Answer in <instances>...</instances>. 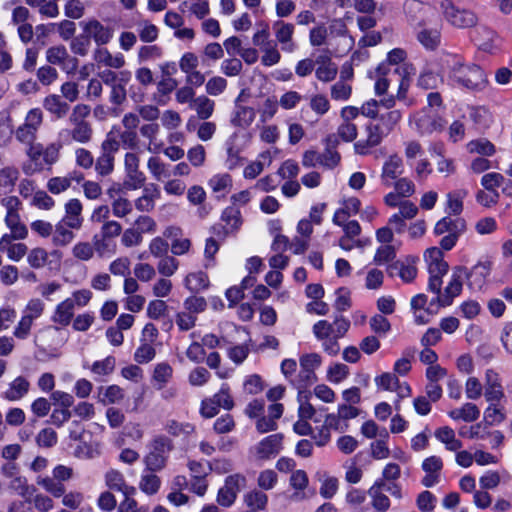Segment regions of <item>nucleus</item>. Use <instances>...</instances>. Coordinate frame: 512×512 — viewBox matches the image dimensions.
Masks as SVG:
<instances>
[{"mask_svg": "<svg viewBox=\"0 0 512 512\" xmlns=\"http://www.w3.org/2000/svg\"><path fill=\"white\" fill-rule=\"evenodd\" d=\"M440 71L453 85L472 91L484 89L488 82L480 66L465 62L458 54L446 53L441 56Z\"/></svg>", "mask_w": 512, "mask_h": 512, "instance_id": "1", "label": "nucleus"}, {"mask_svg": "<svg viewBox=\"0 0 512 512\" xmlns=\"http://www.w3.org/2000/svg\"><path fill=\"white\" fill-rule=\"evenodd\" d=\"M492 262L489 260L479 261L470 270L464 266L453 269L451 280L446 286V294L441 298L442 303L452 304L453 299L462 291V280H467V286L472 291H480L485 286L490 275Z\"/></svg>", "mask_w": 512, "mask_h": 512, "instance_id": "2", "label": "nucleus"}, {"mask_svg": "<svg viewBox=\"0 0 512 512\" xmlns=\"http://www.w3.org/2000/svg\"><path fill=\"white\" fill-rule=\"evenodd\" d=\"M388 111L377 116V122H370L365 127L364 139L354 144L356 154L365 156L371 153L372 148L380 145L402 119V112L399 109H387Z\"/></svg>", "mask_w": 512, "mask_h": 512, "instance_id": "3", "label": "nucleus"}, {"mask_svg": "<svg viewBox=\"0 0 512 512\" xmlns=\"http://www.w3.org/2000/svg\"><path fill=\"white\" fill-rule=\"evenodd\" d=\"M91 114V107L84 103H78L73 106L69 114L68 121L71 129H63L59 133V137L64 142H75L80 145L88 144L92 141L94 130L92 124L87 121Z\"/></svg>", "mask_w": 512, "mask_h": 512, "instance_id": "4", "label": "nucleus"}, {"mask_svg": "<svg viewBox=\"0 0 512 512\" xmlns=\"http://www.w3.org/2000/svg\"><path fill=\"white\" fill-rule=\"evenodd\" d=\"M409 67L402 65L398 67H390L381 65L376 72L375 94L381 96L387 93L389 87H396L395 99L403 100L409 88Z\"/></svg>", "mask_w": 512, "mask_h": 512, "instance_id": "5", "label": "nucleus"}, {"mask_svg": "<svg viewBox=\"0 0 512 512\" xmlns=\"http://www.w3.org/2000/svg\"><path fill=\"white\" fill-rule=\"evenodd\" d=\"M173 442L164 435L154 437L148 444V452L143 458L147 471H162L166 468Z\"/></svg>", "mask_w": 512, "mask_h": 512, "instance_id": "6", "label": "nucleus"}, {"mask_svg": "<svg viewBox=\"0 0 512 512\" xmlns=\"http://www.w3.org/2000/svg\"><path fill=\"white\" fill-rule=\"evenodd\" d=\"M73 477V469L65 465H57L53 471L52 476H37L36 484L42 487L47 493L53 497H61L66 488L63 482L70 480Z\"/></svg>", "mask_w": 512, "mask_h": 512, "instance_id": "7", "label": "nucleus"}, {"mask_svg": "<svg viewBox=\"0 0 512 512\" xmlns=\"http://www.w3.org/2000/svg\"><path fill=\"white\" fill-rule=\"evenodd\" d=\"M43 112L40 108L30 109L24 122L15 130V138L24 145H31L37 139V133L43 124Z\"/></svg>", "mask_w": 512, "mask_h": 512, "instance_id": "8", "label": "nucleus"}, {"mask_svg": "<svg viewBox=\"0 0 512 512\" xmlns=\"http://www.w3.org/2000/svg\"><path fill=\"white\" fill-rule=\"evenodd\" d=\"M125 180L124 187L128 190H137L144 186L146 176L140 170V156L138 153L129 151L124 154L123 158Z\"/></svg>", "mask_w": 512, "mask_h": 512, "instance_id": "9", "label": "nucleus"}, {"mask_svg": "<svg viewBox=\"0 0 512 512\" xmlns=\"http://www.w3.org/2000/svg\"><path fill=\"white\" fill-rule=\"evenodd\" d=\"M246 484L247 479L242 474L236 473L227 476L216 496L218 505L225 508L231 507L235 503L238 494L246 487Z\"/></svg>", "mask_w": 512, "mask_h": 512, "instance_id": "10", "label": "nucleus"}, {"mask_svg": "<svg viewBox=\"0 0 512 512\" xmlns=\"http://www.w3.org/2000/svg\"><path fill=\"white\" fill-rule=\"evenodd\" d=\"M340 160V154L333 147H327L323 153L314 149L306 150L302 155L301 163L305 168L321 166L326 169H333L339 164Z\"/></svg>", "mask_w": 512, "mask_h": 512, "instance_id": "11", "label": "nucleus"}, {"mask_svg": "<svg viewBox=\"0 0 512 512\" xmlns=\"http://www.w3.org/2000/svg\"><path fill=\"white\" fill-rule=\"evenodd\" d=\"M440 7L444 18L454 27L468 28L477 23V17L472 11L460 9L450 0H443Z\"/></svg>", "mask_w": 512, "mask_h": 512, "instance_id": "12", "label": "nucleus"}, {"mask_svg": "<svg viewBox=\"0 0 512 512\" xmlns=\"http://www.w3.org/2000/svg\"><path fill=\"white\" fill-rule=\"evenodd\" d=\"M83 33L94 41L97 47L107 45L114 36V29L106 26L95 18H90L80 22Z\"/></svg>", "mask_w": 512, "mask_h": 512, "instance_id": "13", "label": "nucleus"}, {"mask_svg": "<svg viewBox=\"0 0 512 512\" xmlns=\"http://www.w3.org/2000/svg\"><path fill=\"white\" fill-rule=\"evenodd\" d=\"M45 57L49 64L59 66L67 73L74 72L78 67V59L70 55L64 45L49 47L46 50Z\"/></svg>", "mask_w": 512, "mask_h": 512, "instance_id": "14", "label": "nucleus"}, {"mask_svg": "<svg viewBox=\"0 0 512 512\" xmlns=\"http://www.w3.org/2000/svg\"><path fill=\"white\" fill-rule=\"evenodd\" d=\"M283 435L280 433L269 435L263 438L253 448L257 460L266 461L276 457L282 450Z\"/></svg>", "mask_w": 512, "mask_h": 512, "instance_id": "15", "label": "nucleus"}, {"mask_svg": "<svg viewBox=\"0 0 512 512\" xmlns=\"http://www.w3.org/2000/svg\"><path fill=\"white\" fill-rule=\"evenodd\" d=\"M374 381L378 389L396 392L399 399L407 398L411 395L410 386L406 382H400L393 373H382L375 377Z\"/></svg>", "mask_w": 512, "mask_h": 512, "instance_id": "16", "label": "nucleus"}, {"mask_svg": "<svg viewBox=\"0 0 512 512\" xmlns=\"http://www.w3.org/2000/svg\"><path fill=\"white\" fill-rule=\"evenodd\" d=\"M92 58L98 69L102 67L119 70L126 65V58L121 52L112 53L105 47H97Z\"/></svg>", "mask_w": 512, "mask_h": 512, "instance_id": "17", "label": "nucleus"}, {"mask_svg": "<svg viewBox=\"0 0 512 512\" xmlns=\"http://www.w3.org/2000/svg\"><path fill=\"white\" fill-rule=\"evenodd\" d=\"M322 357L318 353L304 354L299 359V379L302 386L310 385L316 381L315 370L321 366Z\"/></svg>", "mask_w": 512, "mask_h": 512, "instance_id": "18", "label": "nucleus"}, {"mask_svg": "<svg viewBox=\"0 0 512 512\" xmlns=\"http://www.w3.org/2000/svg\"><path fill=\"white\" fill-rule=\"evenodd\" d=\"M484 396L487 402H501L505 398L500 375L493 369L485 372Z\"/></svg>", "mask_w": 512, "mask_h": 512, "instance_id": "19", "label": "nucleus"}, {"mask_svg": "<svg viewBox=\"0 0 512 512\" xmlns=\"http://www.w3.org/2000/svg\"><path fill=\"white\" fill-rule=\"evenodd\" d=\"M273 31L276 43L281 45L284 52L292 53L296 49V43L293 40L295 27L291 23L278 20L273 24Z\"/></svg>", "mask_w": 512, "mask_h": 512, "instance_id": "20", "label": "nucleus"}, {"mask_svg": "<svg viewBox=\"0 0 512 512\" xmlns=\"http://www.w3.org/2000/svg\"><path fill=\"white\" fill-rule=\"evenodd\" d=\"M121 191L120 185L117 187L113 186L107 190V195L112 200L111 210L116 218H125L133 211L132 202L128 198L120 196Z\"/></svg>", "mask_w": 512, "mask_h": 512, "instance_id": "21", "label": "nucleus"}, {"mask_svg": "<svg viewBox=\"0 0 512 512\" xmlns=\"http://www.w3.org/2000/svg\"><path fill=\"white\" fill-rule=\"evenodd\" d=\"M422 469L425 472V476L421 480L422 485L425 487H433L440 481L443 461L438 456L427 457L422 462Z\"/></svg>", "mask_w": 512, "mask_h": 512, "instance_id": "22", "label": "nucleus"}, {"mask_svg": "<svg viewBox=\"0 0 512 512\" xmlns=\"http://www.w3.org/2000/svg\"><path fill=\"white\" fill-rule=\"evenodd\" d=\"M404 170L403 160L398 154L390 155L382 166L381 181L382 184L389 187L392 182L396 180Z\"/></svg>", "mask_w": 512, "mask_h": 512, "instance_id": "23", "label": "nucleus"}, {"mask_svg": "<svg viewBox=\"0 0 512 512\" xmlns=\"http://www.w3.org/2000/svg\"><path fill=\"white\" fill-rule=\"evenodd\" d=\"M430 11L431 8L419 0H407L404 4L407 20L415 26L425 25Z\"/></svg>", "mask_w": 512, "mask_h": 512, "instance_id": "24", "label": "nucleus"}, {"mask_svg": "<svg viewBox=\"0 0 512 512\" xmlns=\"http://www.w3.org/2000/svg\"><path fill=\"white\" fill-rule=\"evenodd\" d=\"M42 106L56 120L65 118L71 109L69 103L58 94L44 97Z\"/></svg>", "mask_w": 512, "mask_h": 512, "instance_id": "25", "label": "nucleus"}, {"mask_svg": "<svg viewBox=\"0 0 512 512\" xmlns=\"http://www.w3.org/2000/svg\"><path fill=\"white\" fill-rule=\"evenodd\" d=\"M415 123L420 135H428L433 132L442 131L445 126L442 118L427 112L417 114L415 116Z\"/></svg>", "mask_w": 512, "mask_h": 512, "instance_id": "26", "label": "nucleus"}, {"mask_svg": "<svg viewBox=\"0 0 512 512\" xmlns=\"http://www.w3.org/2000/svg\"><path fill=\"white\" fill-rule=\"evenodd\" d=\"M161 197L160 188L155 183L143 186L142 195L135 200V207L140 212H150L155 207V202Z\"/></svg>", "mask_w": 512, "mask_h": 512, "instance_id": "27", "label": "nucleus"}, {"mask_svg": "<svg viewBox=\"0 0 512 512\" xmlns=\"http://www.w3.org/2000/svg\"><path fill=\"white\" fill-rule=\"evenodd\" d=\"M64 208L65 215L61 220L65 223L70 224L71 227L74 228L75 230H80L84 222L82 216V203L76 198L70 199L68 202H66Z\"/></svg>", "mask_w": 512, "mask_h": 512, "instance_id": "28", "label": "nucleus"}, {"mask_svg": "<svg viewBox=\"0 0 512 512\" xmlns=\"http://www.w3.org/2000/svg\"><path fill=\"white\" fill-rule=\"evenodd\" d=\"M73 230L75 229L72 228L70 224L59 220L53 228V234L51 237L53 246L66 247L70 245L76 237Z\"/></svg>", "mask_w": 512, "mask_h": 512, "instance_id": "29", "label": "nucleus"}, {"mask_svg": "<svg viewBox=\"0 0 512 512\" xmlns=\"http://www.w3.org/2000/svg\"><path fill=\"white\" fill-rule=\"evenodd\" d=\"M426 259L429 262L428 272L430 276L443 277L448 271V264L443 259L439 248L433 247L426 251Z\"/></svg>", "mask_w": 512, "mask_h": 512, "instance_id": "30", "label": "nucleus"}, {"mask_svg": "<svg viewBox=\"0 0 512 512\" xmlns=\"http://www.w3.org/2000/svg\"><path fill=\"white\" fill-rule=\"evenodd\" d=\"M243 503L250 512L265 511L268 506V495L258 488H253L243 495Z\"/></svg>", "mask_w": 512, "mask_h": 512, "instance_id": "31", "label": "nucleus"}, {"mask_svg": "<svg viewBox=\"0 0 512 512\" xmlns=\"http://www.w3.org/2000/svg\"><path fill=\"white\" fill-rule=\"evenodd\" d=\"M221 220L225 223L222 227L224 237L229 234H235L242 225L241 212L235 206L225 208L221 214Z\"/></svg>", "mask_w": 512, "mask_h": 512, "instance_id": "32", "label": "nucleus"}, {"mask_svg": "<svg viewBox=\"0 0 512 512\" xmlns=\"http://www.w3.org/2000/svg\"><path fill=\"white\" fill-rule=\"evenodd\" d=\"M30 383L23 376L16 377L6 391L3 392L2 397L8 401H18L22 399L29 391Z\"/></svg>", "mask_w": 512, "mask_h": 512, "instance_id": "33", "label": "nucleus"}, {"mask_svg": "<svg viewBox=\"0 0 512 512\" xmlns=\"http://www.w3.org/2000/svg\"><path fill=\"white\" fill-rule=\"evenodd\" d=\"M14 237L3 235L0 239V251L7 254L13 261H19L27 253V246L24 243H13Z\"/></svg>", "mask_w": 512, "mask_h": 512, "instance_id": "34", "label": "nucleus"}, {"mask_svg": "<svg viewBox=\"0 0 512 512\" xmlns=\"http://www.w3.org/2000/svg\"><path fill=\"white\" fill-rule=\"evenodd\" d=\"M74 309L70 298L63 300L56 306L52 321L61 326L69 325L74 316Z\"/></svg>", "mask_w": 512, "mask_h": 512, "instance_id": "35", "label": "nucleus"}, {"mask_svg": "<svg viewBox=\"0 0 512 512\" xmlns=\"http://www.w3.org/2000/svg\"><path fill=\"white\" fill-rule=\"evenodd\" d=\"M387 272L390 276L395 273L406 283L412 282L417 276V268L413 264L396 261L388 266Z\"/></svg>", "mask_w": 512, "mask_h": 512, "instance_id": "36", "label": "nucleus"}, {"mask_svg": "<svg viewBox=\"0 0 512 512\" xmlns=\"http://www.w3.org/2000/svg\"><path fill=\"white\" fill-rule=\"evenodd\" d=\"M382 106L386 109H391L395 106V98L393 96L377 100H369L360 107V114L365 117L376 119L379 115L378 108Z\"/></svg>", "mask_w": 512, "mask_h": 512, "instance_id": "37", "label": "nucleus"}, {"mask_svg": "<svg viewBox=\"0 0 512 512\" xmlns=\"http://www.w3.org/2000/svg\"><path fill=\"white\" fill-rule=\"evenodd\" d=\"M157 471L144 470L139 480V489L146 495L152 496L158 493L161 487V479L156 475Z\"/></svg>", "mask_w": 512, "mask_h": 512, "instance_id": "38", "label": "nucleus"}, {"mask_svg": "<svg viewBox=\"0 0 512 512\" xmlns=\"http://www.w3.org/2000/svg\"><path fill=\"white\" fill-rule=\"evenodd\" d=\"M384 486V483L379 481L375 482V484L368 490V494L372 499V507L379 512H385L390 507V500L388 496L381 492V488Z\"/></svg>", "mask_w": 512, "mask_h": 512, "instance_id": "39", "label": "nucleus"}, {"mask_svg": "<svg viewBox=\"0 0 512 512\" xmlns=\"http://www.w3.org/2000/svg\"><path fill=\"white\" fill-rule=\"evenodd\" d=\"M185 287L194 293L207 289L210 285L208 275L203 271L189 273L184 279Z\"/></svg>", "mask_w": 512, "mask_h": 512, "instance_id": "40", "label": "nucleus"}, {"mask_svg": "<svg viewBox=\"0 0 512 512\" xmlns=\"http://www.w3.org/2000/svg\"><path fill=\"white\" fill-rule=\"evenodd\" d=\"M191 109L196 112L200 120H207L214 113L215 102L205 95H200L193 100Z\"/></svg>", "mask_w": 512, "mask_h": 512, "instance_id": "41", "label": "nucleus"}, {"mask_svg": "<svg viewBox=\"0 0 512 512\" xmlns=\"http://www.w3.org/2000/svg\"><path fill=\"white\" fill-rule=\"evenodd\" d=\"M256 112L252 107L239 106L233 113L231 123L235 127L247 128L255 120Z\"/></svg>", "mask_w": 512, "mask_h": 512, "instance_id": "42", "label": "nucleus"}, {"mask_svg": "<svg viewBox=\"0 0 512 512\" xmlns=\"http://www.w3.org/2000/svg\"><path fill=\"white\" fill-rule=\"evenodd\" d=\"M466 230V223L463 219H452L450 217H443L434 227L436 235L449 234L450 232H464Z\"/></svg>", "mask_w": 512, "mask_h": 512, "instance_id": "43", "label": "nucleus"}, {"mask_svg": "<svg viewBox=\"0 0 512 512\" xmlns=\"http://www.w3.org/2000/svg\"><path fill=\"white\" fill-rule=\"evenodd\" d=\"M434 435L449 451H457L462 447V443L456 438L454 430L448 426L438 428Z\"/></svg>", "mask_w": 512, "mask_h": 512, "instance_id": "44", "label": "nucleus"}, {"mask_svg": "<svg viewBox=\"0 0 512 512\" xmlns=\"http://www.w3.org/2000/svg\"><path fill=\"white\" fill-rule=\"evenodd\" d=\"M448 414L454 420L473 422L479 418L480 410L474 403L467 402L462 407L451 410Z\"/></svg>", "mask_w": 512, "mask_h": 512, "instance_id": "45", "label": "nucleus"}, {"mask_svg": "<svg viewBox=\"0 0 512 512\" xmlns=\"http://www.w3.org/2000/svg\"><path fill=\"white\" fill-rule=\"evenodd\" d=\"M467 195L468 192L465 189H457L447 193L446 205L448 213L452 215H460L463 211V200Z\"/></svg>", "mask_w": 512, "mask_h": 512, "instance_id": "46", "label": "nucleus"}, {"mask_svg": "<svg viewBox=\"0 0 512 512\" xmlns=\"http://www.w3.org/2000/svg\"><path fill=\"white\" fill-rule=\"evenodd\" d=\"M5 224L9 228L10 233L6 235L14 237V239H25L28 235L27 227L22 223L20 215H5Z\"/></svg>", "mask_w": 512, "mask_h": 512, "instance_id": "47", "label": "nucleus"}, {"mask_svg": "<svg viewBox=\"0 0 512 512\" xmlns=\"http://www.w3.org/2000/svg\"><path fill=\"white\" fill-rule=\"evenodd\" d=\"M466 148L470 154H478L483 157L493 156L496 152L494 144L484 138L471 140L467 143Z\"/></svg>", "mask_w": 512, "mask_h": 512, "instance_id": "48", "label": "nucleus"}, {"mask_svg": "<svg viewBox=\"0 0 512 512\" xmlns=\"http://www.w3.org/2000/svg\"><path fill=\"white\" fill-rule=\"evenodd\" d=\"M381 438L370 444V455L377 460L386 459L390 455V449L387 445V439L389 437L388 432L383 429L380 433Z\"/></svg>", "mask_w": 512, "mask_h": 512, "instance_id": "49", "label": "nucleus"}, {"mask_svg": "<svg viewBox=\"0 0 512 512\" xmlns=\"http://www.w3.org/2000/svg\"><path fill=\"white\" fill-rule=\"evenodd\" d=\"M173 369L167 363H159L153 372L154 387L158 390L164 389L166 383L172 378Z\"/></svg>", "mask_w": 512, "mask_h": 512, "instance_id": "50", "label": "nucleus"}, {"mask_svg": "<svg viewBox=\"0 0 512 512\" xmlns=\"http://www.w3.org/2000/svg\"><path fill=\"white\" fill-rule=\"evenodd\" d=\"M418 41L428 50H435L441 42V33L437 29H423L417 34Z\"/></svg>", "mask_w": 512, "mask_h": 512, "instance_id": "51", "label": "nucleus"}, {"mask_svg": "<svg viewBox=\"0 0 512 512\" xmlns=\"http://www.w3.org/2000/svg\"><path fill=\"white\" fill-rule=\"evenodd\" d=\"M208 185L214 193L225 195L229 193L232 188V178L227 173L216 174L211 177Z\"/></svg>", "mask_w": 512, "mask_h": 512, "instance_id": "52", "label": "nucleus"}, {"mask_svg": "<svg viewBox=\"0 0 512 512\" xmlns=\"http://www.w3.org/2000/svg\"><path fill=\"white\" fill-rule=\"evenodd\" d=\"M19 178V170L14 166L0 169V190L11 191Z\"/></svg>", "mask_w": 512, "mask_h": 512, "instance_id": "53", "label": "nucleus"}, {"mask_svg": "<svg viewBox=\"0 0 512 512\" xmlns=\"http://www.w3.org/2000/svg\"><path fill=\"white\" fill-rule=\"evenodd\" d=\"M147 168L156 181H162L170 176L168 165L159 157H150L147 161Z\"/></svg>", "mask_w": 512, "mask_h": 512, "instance_id": "54", "label": "nucleus"}, {"mask_svg": "<svg viewBox=\"0 0 512 512\" xmlns=\"http://www.w3.org/2000/svg\"><path fill=\"white\" fill-rule=\"evenodd\" d=\"M115 167V156L110 153L101 151V154L95 160V171L98 175L105 177L114 171Z\"/></svg>", "mask_w": 512, "mask_h": 512, "instance_id": "55", "label": "nucleus"}, {"mask_svg": "<svg viewBox=\"0 0 512 512\" xmlns=\"http://www.w3.org/2000/svg\"><path fill=\"white\" fill-rule=\"evenodd\" d=\"M72 256L80 261L88 262L93 259L95 249L92 242L79 241L71 249Z\"/></svg>", "mask_w": 512, "mask_h": 512, "instance_id": "56", "label": "nucleus"}, {"mask_svg": "<svg viewBox=\"0 0 512 512\" xmlns=\"http://www.w3.org/2000/svg\"><path fill=\"white\" fill-rule=\"evenodd\" d=\"M106 486L114 491L120 492L126 483L125 477L119 470L110 469L104 475Z\"/></svg>", "mask_w": 512, "mask_h": 512, "instance_id": "57", "label": "nucleus"}, {"mask_svg": "<svg viewBox=\"0 0 512 512\" xmlns=\"http://www.w3.org/2000/svg\"><path fill=\"white\" fill-rule=\"evenodd\" d=\"M277 482L278 475L272 469H266L261 471L257 477L258 489L262 491L273 489L276 486Z\"/></svg>", "mask_w": 512, "mask_h": 512, "instance_id": "58", "label": "nucleus"}, {"mask_svg": "<svg viewBox=\"0 0 512 512\" xmlns=\"http://www.w3.org/2000/svg\"><path fill=\"white\" fill-rule=\"evenodd\" d=\"M179 262L173 256L165 255L157 263L158 272L164 277H171L178 270Z\"/></svg>", "mask_w": 512, "mask_h": 512, "instance_id": "59", "label": "nucleus"}, {"mask_svg": "<svg viewBox=\"0 0 512 512\" xmlns=\"http://www.w3.org/2000/svg\"><path fill=\"white\" fill-rule=\"evenodd\" d=\"M327 38L328 29L324 23L317 24L309 32V42L313 47L325 45Z\"/></svg>", "mask_w": 512, "mask_h": 512, "instance_id": "60", "label": "nucleus"}, {"mask_svg": "<svg viewBox=\"0 0 512 512\" xmlns=\"http://www.w3.org/2000/svg\"><path fill=\"white\" fill-rule=\"evenodd\" d=\"M212 398L218 407H222L225 410H231L234 407V401L230 394V387L228 384H222L220 390L214 394Z\"/></svg>", "mask_w": 512, "mask_h": 512, "instance_id": "61", "label": "nucleus"}, {"mask_svg": "<svg viewBox=\"0 0 512 512\" xmlns=\"http://www.w3.org/2000/svg\"><path fill=\"white\" fill-rule=\"evenodd\" d=\"M194 429V426L190 423H182L176 420H169L165 425L166 432L174 437L189 435L194 432Z\"/></svg>", "mask_w": 512, "mask_h": 512, "instance_id": "62", "label": "nucleus"}, {"mask_svg": "<svg viewBox=\"0 0 512 512\" xmlns=\"http://www.w3.org/2000/svg\"><path fill=\"white\" fill-rule=\"evenodd\" d=\"M91 41L82 33L72 39L70 43L71 52L75 55L85 57L89 53Z\"/></svg>", "mask_w": 512, "mask_h": 512, "instance_id": "63", "label": "nucleus"}, {"mask_svg": "<svg viewBox=\"0 0 512 512\" xmlns=\"http://www.w3.org/2000/svg\"><path fill=\"white\" fill-rule=\"evenodd\" d=\"M72 179L68 176H57L48 180L47 189L52 194H60L70 188Z\"/></svg>", "mask_w": 512, "mask_h": 512, "instance_id": "64", "label": "nucleus"}]
</instances>
